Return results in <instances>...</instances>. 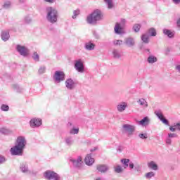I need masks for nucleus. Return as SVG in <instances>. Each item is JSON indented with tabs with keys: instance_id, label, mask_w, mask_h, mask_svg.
I'll list each match as a JSON object with an SVG mask.
<instances>
[{
	"instance_id": "1",
	"label": "nucleus",
	"mask_w": 180,
	"mask_h": 180,
	"mask_svg": "<svg viewBox=\"0 0 180 180\" xmlns=\"http://www.w3.org/2000/svg\"><path fill=\"white\" fill-rule=\"evenodd\" d=\"M27 143V142L25 136H18L15 146H13V148H11L10 150L11 155H22Z\"/></svg>"
},
{
	"instance_id": "2",
	"label": "nucleus",
	"mask_w": 180,
	"mask_h": 180,
	"mask_svg": "<svg viewBox=\"0 0 180 180\" xmlns=\"http://www.w3.org/2000/svg\"><path fill=\"white\" fill-rule=\"evenodd\" d=\"M46 20L49 23H56L59 17L58 11L54 7H46Z\"/></svg>"
},
{
	"instance_id": "3",
	"label": "nucleus",
	"mask_w": 180,
	"mask_h": 180,
	"mask_svg": "<svg viewBox=\"0 0 180 180\" xmlns=\"http://www.w3.org/2000/svg\"><path fill=\"white\" fill-rule=\"evenodd\" d=\"M103 18V14L101 10H94L91 14L88 15L86 18L87 23L90 25H96L98 21H101Z\"/></svg>"
},
{
	"instance_id": "4",
	"label": "nucleus",
	"mask_w": 180,
	"mask_h": 180,
	"mask_svg": "<svg viewBox=\"0 0 180 180\" xmlns=\"http://www.w3.org/2000/svg\"><path fill=\"white\" fill-rule=\"evenodd\" d=\"M44 176L46 179L49 180H60V177L58 173L55 172H52L51 170H46L44 172Z\"/></svg>"
},
{
	"instance_id": "5",
	"label": "nucleus",
	"mask_w": 180,
	"mask_h": 180,
	"mask_svg": "<svg viewBox=\"0 0 180 180\" xmlns=\"http://www.w3.org/2000/svg\"><path fill=\"white\" fill-rule=\"evenodd\" d=\"M122 131L126 132L129 136L133 135L136 131V125H131V124H123Z\"/></svg>"
},
{
	"instance_id": "6",
	"label": "nucleus",
	"mask_w": 180,
	"mask_h": 180,
	"mask_svg": "<svg viewBox=\"0 0 180 180\" xmlns=\"http://www.w3.org/2000/svg\"><path fill=\"white\" fill-rule=\"evenodd\" d=\"M65 74L63 71H55V74L53 75V80L55 82L60 83L62 81H65Z\"/></svg>"
},
{
	"instance_id": "7",
	"label": "nucleus",
	"mask_w": 180,
	"mask_h": 180,
	"mask_svg": "<svg viewBox=\"0 0 180 180\" xmlns=\"http://www.w3.org/2000/svg\"><path fill=\"white\" fill-rule=\"evenodd\" d=\"M75 68L79 72H84V61H83V60H82V58H78V60H75Z\"/></svg>"
},
{
	"instance_id": "8",
	"label": "nucleus",
	"mask_w": 180,
	"mask_h": 180,
	"mask_svg": "<svg viewBox=\"0 0 180 180\" xmlns=\"http://www.w3.org/2000/svg\"><path fill=\"white\" fill-rule=\"evenodd\" d=\"M124 44L127 47H134L136 46V39L131 36L124 38Z\"/></svg>"
},
{
	"instance_id": "9",
	"label": "nucleus",
	"mask_w": 180,
	"mask_h": 180,
	"mask_svg": "<svg viewBox=\"0 0 180 180\" xmlns=\"http://www.w3.org/2000/svg\"><path fill=\"white\" fill-rule=\"evenodd\" d=\"M17 51L21 54V56H27L29 54V50L25 46H21V44H17L16 46Z\"/></svg>"
},
{
	"instance_id": "10",
	"label": "nucleus",
	"mask_w": 180,
	"mask_h": 180,
	"mask_svg": "<svg viewBox=\"0 0 180 180\" xmlns=\"http://www.w3.org/2000/svg\"><path fill=\"white\" fill-rule=\"evenodd\" d=\"M75 82L72 79V78H68V79H66L65 81V86L68 89L72 90L75 88Z\"/></svg>"
},
{
	"instance_id": "11",
	"label": "nucleus",
	"mask_w": 180,
	"mask_h": 180,
	"mask_svg": "<svg viewBox=\"0 0 180 180\" xmlns=\"http://www.w3.org/2000/svg\"><path fill=\"white\" fill-rule=\"evenodd\" d=\"M110 167L108 165H96V169L100 173H106L108 172Z\"/></svg>"
},
{
	"instance_id": "12",
	"label": "nucleus",
	"mask_w": 180,
	"mask_h": 180,
	"mask_svg": "<svg viewBox=\"0 0 180 180\" xmlns=\"http://www.w3.org/2000/svg\"><path fill=\"white\" fill-rule=\"evenodd\" d=\"M30 124L31 127H39L42 124V120L41 119H32Z\"/></svg>"
},
{
	"instance_id": "13",
	"label": "nucleus",
	"mask_w": 180,
	"mask_h": 180,
	"mask_svg": "<svg viewBox=\"0 0 180 180\" xmlns=\"http://www.w3.org/2000/svg\"><path fill=\"white\" fill-rule=\"evenodd\" d=\"M84 162L86 165H88V166H91L93 165V163H94L95 159L92 158L91 153L86 155V158H84Z\"/></svg>"
},
{
	"instance_id": "14",
	"label": "nucleus",
	"mask_w": 180,
	"mask_h": 180,
	"mask_svg": "<svg viewBox=\"0 0 180 180\" xmlns=\"http://www.w3.org/2000/svg\"><path fill=\"white\" fill-rule=\"evenodd\" d=\"M71 162L75 167H80L82 165V158L79 156L77 159H70Z\"/></svg>"
},
{
	"instance_id": "15",
	"label": "nucleus",
	"mask_w": 180,
	"mask_h": 180,
	"mask_svg": "<svg viewBox=\"0 0 180 180\" xmlns=\"http://www.w3.org/2000/svg\"><path fill=\"white\" fill-rule=\"evenodd\" d=\"M127 106H128V105H127V102H121L120 103H119L117 105V110L120 112H124V110H126Z\"/></svg>"
},
{
	"instance_id": "16",
	"label": "nucleus",
	"mask_w": 180,
	"mask_h": 180,
	"mask_svg": "<svg viewBox=\"0 0 180 180\" xmlns=\"http://www.w3.org/2000/svg\"><path fill=\"white\" fill-rule=\"evenodd\" d=\"M137 103L143 108V109H146L148 107V103L144 98H141L140 99H138Z\"/></svg>"
},
{
	"instance_id": "17",
	"label": "nucleus",
	"mask_w": 180,
	"mask_h": 180,
	"mask_svg": "<svg viewBox=\"0 0 180 180\" xmlns=\"http://www.w3.org/2000/svg\"><path fill=\"white\" fill-rule=\"evenodd\" d=\"M150 123V119H149L148 116H146V117H143L142 120L139 122V124H140V126H143V127H146V126H149Z\"/></svg>"
},
{
	"instance_id": "18",
	"label": "nucleus",
	"mask_w": 180,
	"mask_h": 180,
	"mask_svg": "<svg viewBox=\"0 0 180 180\" xmlns=\"http://www.w3.org/2000/svg\"><path fill=\"white\" fill-rule=\"evenodd\" d=\"M155 113H156V116L158 117V119L160 120V122L164 123V124H166V126H169V120H167V119H165L162 113H161L160 112H157Z\"/></svg>"
},
{
	"instance_id": "19",
	"label": "nucleus",
	"mask_w": 180,
	"mask_h": 180,
	"mask_svg": "<svg viewBox=\"0 0 180 180\" xmlns=\"http://www.w3.org/2000/svg\"><path fill=\"white\" fill-rule=\"evenodd\" d=\"M65 142L68 146H72V145H73L75 142L74 136H72L71 135H69L68 136H65Z\"/></svg>"
},
{
	"instance_id": "20",
	"label": "nucleus",
	"mask_w": 180,
	"mask_h": 180,
	"mask_svg": "<svg viewBox=\"0 0 180 180\" xmlns=\"http://www.w3.org/2000/svg\"><path fill=\"white\" fill-rule=\"evenodd\" d=\"M96 44L92 41H86L84 44V48L86 50H94Z\"/></svg>"
},
{
	"instance_id": "21",
	"label": "nucleus",
	"mask_w": 180,
	"mask_h": 180,
	"mask_svg": "<svg viewBox=\"0 0 180 180\" xmlns=\"http://www.w3.org/2000/svg\"><path fill=\"white\" fill-rule=\"evenodd\" d=\"M147 61H148V63H149V64H154V63H156L158 61V58H157V57H155V56H153L150 52V55L148 56V57L147 58Z\"/></svg>"
},
{
	"instance_id": "22",
	"label": "nucleus",
	"mask_w": 180,
	"mask_h": 180,
	"mask_svg": "<svg viewBox=\"0 0 180 180\" xmlns=\"http://www.w3.org/2000/svg\"><path fill=\"white\" fill-rule=\"evenodd\" d=\"M148 167L152 169V170H158V165L154 160H151L148 163Z\"/></svg>"
},
{
	"instance_id": "23",
	"label": "nucleus",
	"mask_w": 180,
	"mask_h": 180,
	"mask_svg": "<svg viewBox=\"0 0 180 180\" xmlns=\"http://www.w3.org/2000/svg\"><path fill=\"white\" fill-rule=\"evenodd\" d=\"M114 31L117 34H122L121 21L120 22H116Z\"/></svg>"
},
{
	"instance_id": "24",
	"label": "nucleus",
	"mask_w": 180,
	"mask_h": 180,
	"mask_svg": "<svg viewBox=\"0 0 180 180\" xmlns=\"http://www.w3.org/2000/svg\"><path fill=\"white\" fill-rule=\"evenodd\" d=\"M20 167L22 173H27L29 172V166L27 163H25V162L21 163Z\"/></svg>"
},
{
	"instance_id": "25",
	"label": "nucleus",
	"mask_w": 180,
	"mask_h": 180,
	"mask_svg": "<svg viewBox=\"0 0 180 180\" xmlns=\"http://www.w3.org/2000/svg\"><path fill=\"white\" fill-rule=\"evenodd\" d=\"M10 37V33L8 31H2L1 32V39L4 41H6L9 39Z\"/></svg>"
},
{
	"instance_id": "26",
	"label": "nucleus",
	"mask_w": 180,
	"mask_h": 180,
	"mask_svg": "<svg viewBox=\"0 0 180 180\" xmlns=\"http://www.w3.org/2000/svg\"><path fill=\"white\" fill-rule=\"evenodd\" d=\"M112 54L114 58H120V57H122V54L120 50H118L117 49H114V50L112 51Z\"/></svg>"
},
{
	"instance_id": "27",
	"label": "nucleus",
	"mask_w": 180,
	"mask_h": 180,
	"mask_svg": "<svg viewBox=\"0 0 180 180\" xmlns=\"http://www.w3.org/2000/svg\"><path fill=\"white\" fill-rule=\"evenodd\" d=\"M104 2L107 5V7L108 9H112L114 7L113 1L112 0H104Z\"/></svg>"
},
{
	"instance_id": "28",
	"label": "nucleus",
	"mask_w": 180,
	"mask_h": 180,
	"mask_svg": "<svg viewBox=\"0 0 180 180\" xmlns=\"http://www.w3.org/2000/svg\"><path fill=\"white\" fill-rule=\"evenodd\" d=\"M141 40L144 43H149V34H148V33H144L143 34H142Z\"/></svg>"
},
{
	"instance_id": "29",
	"label": "nucleus",
	"mask_w": 180,
	"mask_h": 180,
	"mask_svg": "<svg viewBox=\"0 0 180 180\" xmlns=\"http://www.w3.org/2000/svg\"><path fill=\"white\" fill-rule=\"evenodd\" d=\"M127 23V20L125 18H122L120 20V26H121V33H124V29L125 27V25Z\"/></svg>"
},
{
	"instance_id": "30",
	"label": "nucleus",
	"mask_w": 180,
	"mask_h": 180,
	"mask_svg": "<svg viewBox=\"0 0 180 180\" xmlns=\"http://www.w3.org/2000/svg\"><path fill=\"white\" fill-rule=\"evenodd\" d=\"M163 33L167 34L168 37H173L174 36V32L170 31V30H163Z\"/></svg>"
},
{
	"instance_id": "31",
	"label": "nucleus",
	"mask_w": 180,
	"mask_h": 180,
	"mask_svg": "<svg viewBox=\"0 0 180 180\" xmlns=\"http://www.w3.org/2000/svg\"><path fill=\"white\" fill-rule=\"evenodd\" d=\"M32 58L34 60V61H39L40 60V56L39 54H38L37 51H34L32 53Z\"/></svg>"
},
{
	"instance_id": "32",
	"label": "nucleus",
	"mask_w": 180,
	"mask_h": 180,
	"mask_svg": "<svg viewBox=\"0 0 180 180\" xmlns=\"http://www.w3.org/2000/svg\"><path fill=\"white\" fill-rule=\"evenodd\" d=\"M121 162L124 165V167L126 169L129 167L130 159H121Z\"/></svg>"
},
{
	"instance_id": "33",
	"label": "nucleus",
	"mask_w": 180,
	"mask_h": 180,
	"mask_svg": "<svg viewBox=\"0 0 180 180\" xmlns=\"http://www.w3.org/2000/svg\"><path fill=\"white\" fill-rule=\"evenodd\" d=\"M79 132V128H75V127H72V128H70V134H78Z\"/></svg>"
},
{
	"instance_id": "34",
	"label": "nucleus",
	"mask_w": 180,
	"mask_h": 180,
	"mask_svg": "<svg viewBox=\"0 0 180 180\" xmlns=\"http://www.w3.org/2000/svg\"><path fill=\"white\" fill-rule=\"evenodd\" d=\"M155 176V174L154 173V172H148L145 174L146 179H152V177H154Z\"/></svg>"
},
{
	"instance_id": "35",
	"label": "nucleus",
	"mask_w": 180,
	"mask_h": 180,
	"mask_svg": "<svg viewBox=\"0 0 180 180\" xmlns=\"http://www.w3.org/2000/svg\"><path fill=\"white\" fill-rule=\"evenodd\" d=\"M148 33L150 35V36H156L157 34V32L156 30H155V28H150V30H148Z\"/></svg>"
},
{
	"instance_id": "36",
	"label": "nucleus",
	"mask_w": 180,
	"mask_h": 180,
	"mask_svg": "<svg viewBox=\"0 0 180 180\" xmlns=\"http://www.w3.org/2000/svg\"><path fill=\"white\" fill-rule=\"evenodd\" d=\"M113 44H115V46H122V44H123V40L115 39L113 40Z\"/></svg>"
},
{
	"instance_id": "37",
	"label": "nucleus",
	"mask_w": 180,
	"mask_h": 180,
	"mask_svg": "<svg viewBox=\"0 0 180 180\" xmlns=\"http://www.w3.org/2000/svg\"><path fill=\"white\" fill-rule=\"evenodd\" d=\"M141 27V24H134L132 29L134 32H139Z\"/></svg>"
},
{
	"instance_id": "38",
	"label": "nucleus",
	"mask_w": 180,
	"mask_h": 180,
	"mask_svg": "<svg viewBox=\"0 0 180 180\" xmlns=\"http://www.w3.org/2000/svg\"><path fill=\"white\" fill-rule=\"evenodd\" d=\"M13 88L15 91H16V92H22V88H20L17 84H14L13 85Z\"/></svg>"
},
{
	"instance_id": "39",
	"label": "nucleus",
	"mask_w": 180,
	"mask_h": 180,
	"mask_svg": "<svg viewBox=\"0 0 180 180\" xmlns=\"http://www.w3.org/2000/svg\"><path fill=\"white\" fill-rule=\"evenodd\" d=\"M0 132L1 134H9V129H8V128H5V127H1V128H0Z\"/></svg>"
},
{
	"instance_id": "40",
	"label": "nucleus",
	"mask_w": 180,
	"mask_h": 180,
	"mask_svg": "<svg viewBox=\"0 0 180 180\" xmlns=\"http://www.w3.org/2000/svg\"><path fill=\"white\" fill-rule=\"evenodd\" d=\"M11 6V1H5L4 4H3V8H6V9L10 8Z\"/></svg>"
},
{
	"instance_id": "41",
	"label": "nucleus",
	"mask_w": 180,
	"mask_h": 180,
	"mask_svg": "<svg viewBox=\"0 0 180 180\" xmlns=\"http://www.w3.org/2000/svg\"><path fill=\"white\" fill-rule=\"evenodd\" d=\"M79 14H80L79 10H75L73 11V15H72L73 20H75V18H77V15H79Z\"/></svg>"
},
{
	"instance_id": "42",
	"label": "nucleus",
	"mask_w": 180,
	"mask_h": 180,
	"mask_svg": "<svg viewBox=\"0 0 180 180\" xmlns=\"http://www.w3.org/2000/svg\"><path fill=\"white\" fill-rule=\"evenodd\" d=\"M24 22L25 23H32V18L30 15H26V17H25Z\"/></svg>"
},
{
	"instance_id": "43",
	"label": "nucleus",
	"mask_w": 180,
	"mask_h": 180,
	"mask_svg": "<svg viewBox=\"0 0 180 180\" xmlns=\"http://www.w3.org/2000/svg\"><path fill=\"white\" fill-rule=\"evenodd\" d=\"M1 109L3 112H8L9 110V106L8 105H1Z\"/></svg>"
},
{
	"instance_id": "44",
	"label": "nucleus",
	"mask_w": 180,
	"mask_h": 180,
	"mask_svg": "<svg viewBox=\"0 0 180 180\" xmlns=\"http://www.w3.org/2000/svg\"><path fill=\"white\" fill-rule=\"evenodd\" d=\"M46 68L45 66L40 67L39 68V73L44 74V72H46Z\"/></svg>"
},
{
	"instance_id": "45",
	"label": "nucleus",
	"mask_w": 180,
	"mask_h": 180,
	"mask_svg": "<svg viewBox=\"0 0 180 180\" xmlns=\"http://www.w3.org/2000/svg\"><path fill=\"white\" fill-rule=\"evenodd\" d=\"M139 136L142 139H146L148 138V134L145 132L144 134H139Z\"/></svg>"
},
{
	"instance_id": "46",
	"label": "nucleus",
	"mask_w": 180,
	"mask_h": 180,
	"mask_svg": "<svg viewBox=\"0 0 180 180\" xmlns=\"http://www.w3.org/2000/svg\"><path fill=\"white\" fill-rule=\"evenodd\" d=\"M6 160H7V159L5 158V156L0 155V165L2 163H5V162H6Z\"/></svg>"
},
{
	"instance_id": "47",
	"label": "nucleus",
	"mask_w": 180,
	"mask_h": 180,
	"mask_svg": "<svg viewBox=\"0 0 180 180\" xmlns=\"http://www.w3.org/2000/svg\"><path fill=\"white\" fill-rule=\"evenodd\" d=\"M115 172H116L117 173H121V172H122L123 169H122V167H121V166L117 165V166L115 167Z\"/></svg>"
},
{
	"instance_id": "48",
	"label": "nucleus",
	"mask_w": 180,
	"mask_h": 180,
	"mask_svg": "<svg viewBox=\"0 0 180 180\" xmlns=\"http://www.w3.org/2000/svg\"><path fill=\"white\" fill-rule=\"evenodd\" d=\"M174 124H174L173 126L172 125L169 126V130H170V131H172L173 133H174V131H176V127H174Z\"/></svg>"
},
{
	"instance_id": "49",
	"label": "nucleus",
	"mask_w": 180,
	"mask_h": 180,
	"mask_svg": "<svg viewBox=\"0 0 180 180\" xmlns=\"http://www.w3.org/2000/svg\"><path fill=\"white\" fill-rule=\"evenodd\" d=\"M168 136H169L170 138H176L177 136V134L170 132L168 134Z\"/></svg>"
},
{
	"instance_id": "50",
	"label": "nucleus",
	"mask_w": 180,
	"mask_h": 180,
	"mask_svg": "<svg viewBox=\"0 0 180 180\" xmlns=\"http://www.w3.org/2000/svg\"><path fill=\"white\" fill-rule=\"evenodd\" d=\"M174 127H176V130H179V131H180V122H175Z\"/></svg>"
},
{
	"instance_id": "51",
	"label": "nucleus",
	"mask_w": 180,
	"mask_h": 180,
	"mask_svg": "<svg viewBox=\"0 0 180 180\" xmlns=\"http://www.w3.org/2000/svg\"><path fill=\"white\" fill-rule=\"evenodd\" d=\"M166 143H167L168 145H171L172 144V139L171 137L169 136L168 138H167L166 139Z\"/></svg>"
},
{
	"instance_id": "52",
	"label": "nucleus",
	"mask_w": 180,
	"mask_h": 180,
	"mask_svg": "<svg viewBox=\"0 0 180 180\" xmlns=\"http://www.w3.org/2000/svg\"><path fill=\"white\" fill-rule=\"evenodd\" d=\"M94 36L96 39L100 38V34L98 33H97V32H94Z\"/></svg>"
},
{
	"instance_id": "53",
	"label": "nucleus",
	"mask_w": 180,
	"mask_h": 180,
	"mask_svg": "<svg viewBox=\"0 0 180 180\" xmlns=\"http://www.w3.org/2000/svg\"><path fill=\"white\" fill-rule=\"evenodd\" d=\"M176 70L180 73V64H178L177 65L175 66Z\"/></svg>"
},
{
	"instance_id": "54",
	"label": "nucleus",
	"mask_w": 180,
	"mask_h": 180,
	"mask_svg": "<svg viewBox=\"0 0 180 180\" xmlns=\"http://www.w3.org/2000/svg\"><path fill=\"white\" fill-rule=\"evenodd\" d=\"M134 163H133V162H129V168L134 169Z\"/></svg>"
},
{
	"instance_id": "55",
	"label": "nucleus",
	"mask_w": 180,
	"mask_h": 180,
	"mask_svg": "<svg viewBox=\"0 0 180 180\" xmlns=\"http://www.w3.org/2000/svg\"><path fill=\"white\" fill-rule=\"evenodd\" d=\"M172 2L176 5L180 4V0H172Z\"/></svg>"
},
{
	"instance_id": "56",
	"label": "nucleus",
	"mask_w": 180,
	"mask_h": 180,
	"mask_svg": "<svg viewBox=\"0 0 180 180\" xmlns=\"http://www.w3.org/2000/svg\"><path fill=\"white\" fill-rule=\"evenodd\" d=\"M44 1H46V3H54L56 0H44Z\"/></svg>"
},
{
	"instance_id": "57",
	"label": "nucleus",
	"mask_w": 180,
	"mask_h": 180,
	"mask_svg": "<svg viewBox=\"0 0 180 180\" xmlns=\"http://www.w3.org/2000/svg\"><path fill=\"white\" fill-rule=\"evenodd\" d=\"M145 51H146V53L148 54V56L150 55V49H146Z\"/></svg>"
},
{
	"instance_id": "58",
	"label": "nucleus",
	"mask_w": 180,
	"mask_h": 180,
	"mask_svg": "<svg viewBox=\"0 0 180 180\" xmlns=\"http://www.w3.org/2000/svg\"><path fill=\"white\" fill-rule=\"evenodd\" d=\"M97 148L95 147V148H93L92 149H91V152H94L95 150H96Z\"/></svg>"
},
{
	"instance_id": "59",
	"label": "nucleus",
	"mask_w": 180,
	"mask_h": 180,
	"mask_svg": "<svg viewBox=\"0 0 180 180\" xmlns=\"http://www.w3.org/2000/svg\"><path fill=\"white\" fill-rule=\"evenodd\" d=\"M19 1L20 3L23 4V3H25L26 0H19Z\"/></svg>"
},
{
	"instance_id": "60",
	"label": "nucleus",
	"mask_w": 180,
	"mask_h": 180,
	"mask_svg": "<svg viewBox=\"0 0 180 180\" xmlns=\"http://www.w3.org/2000/svg\"><path fill=\"white\" fill-rule=\"evenodd\" d=\"M177 25H178V26L180 27V18H179V20H178V21H177Z\"/></svg>"
},
{
	"instance_id": "61",
	"label": "nucleus",
	"mask_w": 180,
	"mask_h": 180,
	"mask_svg": "<svg viewBox=\"0 0 180 180\" xmlns=\"http://www.w3.org/2000/svg\"><path fill=\"white\" fill-rule=\"evenodd\" d=\"M68 126H72V122H68Z\"/></svg>"
}]
</instances>
